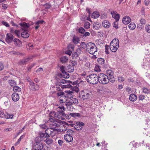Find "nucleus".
Returning a JSON list of instances; mask_svg holds the SVG:
<instances>
[{
  "mask_svg": "<svg viewBox=\"0 0 150 150\" xmlns=\"http://www.w3.org/2000/svg\"><path fill=\"white\" fill-rule=\"evenodd\" d=\"M86 81L92 84H97L98 83V75L94 74H91L86 77Z\"/></svg>",
  "mask_w": 150,
  "mask_h": 150,
  "instance_id": "f257e3e1",
  "label": "nucleus"
},
{
  "mask_svg": "<svg viewBox=\"0 0 150 150\" xmlns=\"http://www.w3.org/2000/svg\"><path fill=\"white\" fill-rule=\"evenodd\" d=\"M100 66L97 65H96L94 68V70L95 71H100Z\"/></svg>",
  "mask_w": 150,
  "mask_h": 150,
  "instance_id": "864d4df0",
  "label": "nucleus"
},
{
  "mask_svg": "<svg viewBox=\"0 0 150 150\" xmlns=\"http://www.w3.org/2000/svg\"><path fill=\"white\" fill-rule=\"evenodd\" d=\"M68 58L66 56H63L60 58V60L61 62L63 63L66 62L68 60Z\"/></svg>",
  "mask_w": 150,
  "mask_h": 150,
  "instance_id": "473e14b6",
  "label": "nucleus"
},
{
  "mask_svg": "<svg viewBox=\"0 0 150 150\" xmlns=\"http://www.w3.org/2000/svg\"><path fill=\"white\" fill-rule=\"evenodd\" d=\"M35 65V63L32 64L31 65L28 67L27 68L28 71H30V69L33 68Z\"/></svg>",
  "mask_w": 150,
  "mask_h": 150,
  "instance_id": "052dcab7",
  "label": "nucleus"
},
{
  "mask_svg": "<svg viewBox=\"0 0 150 150\" xmlns=\"http://www.w3.org/2000/svg\"><path fill=\"white\" fill-rule=\"evenodd\" d=\"M118 81L120 82H121L124 81V78L123 77H119L118 78Z\"/></svg>",
  "mask_w": 150,
  "mask_h": 150,
  "instance_id": "e2e57ef3",
  "label": "nucleus"
},
{
  "mask_svg": "<svg viewBox=\"0 0 150 150\" xmlns=\"http://www.w3.org/2000/svg\"><path fill=\"white\" fill-rule=\"evenodd\" d=\"M98 82L102 84H106L109 82L108 76L103 73L98 74Z\"/></svg>",
  "mask_w": 150,
  "mask_h": 150,
  "instance_id": "f03ea898",
  "label": "nucleus"
},
{
  "mask_svg": "<svg viewBox=\"0 0 150 150\" xmlns=\"http://www.w3.org/2000/svg\"><path fill=\"white\" fill-rule=\"evenodd\" d=\"M45 142L47 144L49 145L52 143V140L50 138H46Z\"/></svg>",
  "mask_w": 150,
  "mask_h": 150,
  "instance_id": "58836bf2",
  "label": "nucleus"
},
{
  "mask_svg": "<svg viewBox=\"0 0 150 150\" xmlns=\"http://www.w3.org/2000/svg\"><path fill=\"white\" fill-rule=\"evenodd\" d=\"M51 114L52 115V117L53 116L59 119H61L62 120L63 119L62 117V115L60 114L59 112H51Z\"/></svg>",
  "mask_w": 150,
  "mask_h": 150,
  "instance_id": "2eb2a0df",
  "label": "nucleus"
},
{
  "mask_svg": "<svg viewBox=\"0 0 150 150\" xmlns=\"http://www.w3.org/2000/svg\"><path fill=\"white\" fill-rule=\"evenodd\" d=\"M8 83L12 86H15L17 84L16 82L13 80H9Z\"/></svg>",
  "mask_w": 150,
  "mask_h": 150,
  "instance_id": "f704fd0d",
  "label": "nucleus"
},
{
  "mask_svg": "<svg viewBox=\"0 0 150 150\" xmlns=\"http://www.w3.org/2000/svg\"><path fill=\"white\" fill-rule=\"evenodd\" d=\"M74 92L72 91H69V94L68 98H72L73 96Z\"/></svg>",
  "mask_w": 150,
  "mask_h": 150,
  "instance_id": "37998d69",
  "label": "nucleus"
},
{
  "mask_svg": "<svg viewBox=\"0 0 150 150\" xmlns=\"http://www.w3.org/2000/svg\"><path fill=\"white\" fill-rule=\"evenodd\" d=\"M119 40L118 39H114L110 42V45L115 46L119 47Z\"/></svg>",
  "mask_w": 150,
  "mask_h": 150,
  "instance_id": "f3484780",
  "label": "nucleus"
},
{
  "mask_svg": "<svg viewBox=\"0 0 150 150\" xmlns=\"http://www.w3.org/2000/svg\"><path fill=\"white\" fill-rule=\"evenodd\" d=\"M43 146L41 142H36L33 144V148L36 150H43Z\"/></svg>",
  "mask_w": 150,
  "mask_h": 150,
  "instance_id": "423d86ee",
  "label": "nucleus"
},
{
  "mask_svg": "<svg viewBox=\"0 0 150 150\" xmlns=\"http://www.w3.org/2000/svg\"><path fill=\"white\" fill-rule=\"evenodd\" d=\"M74 128L77 130L79 131L82 129L84 125V123L81 122H76Z\"/></svg>",
  "mask_w": 150,
  "mask_h": 150,
  "instance_id": "1a4fd4ad",
  "label": "nucleus"
},
{
  "mask_svg": "<svg viewBox=\"0 0 150 150\" xmlns=\"http://www.w3.org/2000/svg\"><path fill=\"white\" fill-rule=\"evenodd\" d=\"M13 116V114H9L7 112L4 113L2 111H0V117L6 119L12 118Z\"/></svg>",
  "mask_w": 150,
  "mask_h": 150,
  "instance_id": "6e6552de",
  "label": "nucleus"
},
{
  "mask_svg": "<svg viewBox=\"0 0 150 150\" xmlns=\"http://www.w3.org/2000/svg\"><path fill=\"white\" fill-rule=\"evenodd\" d=\"M90 23L88 22H86L84 24V28L86 29H88L90 28Z\"/></svg>",
  "mask_w": 150,
  "mask_h": 150,
  "instance_id": "c03bdc74",
  "label": "nucleus"
},
{
  "mask_svg": "<svg viewBox=\"0 0 150 150\" xmlns=\"http://www.w3.org/2000/svg\"><path fill=\"white\" fill-rule=\"evenodd\" d=\"M97 61L100 66L103 67L105 62V60L104 59L102 58H98L97 59Z\"/></svg>",
  "mask_w": 150,
  "mask_h": 150,
  "instance_id": "4be33fe9",
  "label": "nucleus"
},
{
  "mask_svg": "<svg viewBox=\"0 0 150 150\" xmlns=\"http://www.w3.org/2000/svg\"><path fill=\"white\" fill-rule=\"evenodd\" d=\"M69 91H65L64 92V98H68V94H69Z\"/></svg>",
  "mask_w": 150,
  "mask_h": 150,
  "instance_id": "09e8293b",
  "label": "nucleus"
},
{
  "mask_svg": "<svg viewBox=\"0 0 150 150\" xmlns=\"http://www.w3.org/2000/svg\"><path fill=\"white\" fill-rule=\"evenodd\" d=\"M64 138L66 141L68 142H71L73 140V137L69 134H66L64 135Z\"/></svg>",
  "mask_w": 150,
  "mask_h": 150,
  "instance_id": "a211bd4d",
  "label": "nucleus"
},
{
  "mask_svg": "<svg viewBox=\"0 0 150 150\" xmlns=\"http://www.w3.org/2000/svg\"><path fill=\"white\" fill-rule=\"evenodd\" d=\"M13 91L14 92V93H16L18 92H20L21 90V88L17 86H15L13 88Z\"/></svg>",
  "mask_w": 150,
  "mask_h": 150,
  "instance_id": "cd10ccee",
  "label": "nucleus"
},
{
  "mask_svg": "<svg viewBox=\"0 0 150 150\" xmlns=\"http://www.w3.org/2000/svg\"><path fill=\"white\" fill-rule=\"evenodd\" d=\"M118 21H115V22H114L113 23V27L116 29H118L119 28L118 26Z\"/></svg>",
  "mask_w": 150,
  "mask_h": 150,
  "instance_id": "8fccbe9b",
  "label": "nucleus"
},
{
  "mask_svg": "<svg viewBox=\"0 0 150 150\" xmlns=\"http://www.w3.org/2000/svg\"><path fill=\"white\" fill-rule=\"evenodd\" d=\"M141 24L143 25L145 24L146 23V21L144 18H142L140 21Z\"/></svg>",
  "mask_w": 150,
  "mask_h": 150,
  "instance_id": "603ef678",
  "label": "nucleus"
},
{
  "mask_svg": "<svg viewBox=\"0 0 150 150\" xmlns=\"http://www.w3.org/2000/svg\"><path fill=\"white\" fill-rule=\"evenodd\" d=\"M102 24L103 27L105 28H108L110 26V24L107 20H105L103 22Z\"/></svg>",
  "mask_w": 150,
  "mask_h": 150,
  "instance_id": "6ab92c4d",
  "label": "nucleus"
},
{
  "mask_svg": "<svg viewBox=\"0 0 150 150\" xmlns=\"http://www.w3.org/2000/svg\"><path fill=\"white\" fill-rule=\"evenodd\" d=\"M73 42L75 44H77L79 42V39L77 37H74L73 38Z\"/></svg>",
  "mask_w": 150,
  "mask_h": 150,
  "instance_id": "4c0bfd02",
  "label": "nucleus"
},
{
  "mask_svg": "<svg viewBox=\"0 0 150 150\" xmlns=\"http://www.w3.org/2000/svg\"><path fill=\"white\" fill-rule=\"evenodd\" d=\"M28 25V24L25 22L20 24V25L21 26V28L23 30V31L21 33L22 37L23 38H27L29 36L28 32L26 31L29 27Z\"/></svg>",
  "mask_w": 150,
  "mask_h": 150,
  "instance_id": "7ed1b4c3",
  "label": "nucleus"
},
{
  "mask_svg": "<svg viewBox=\"0 0 150 150\" xmlns=\"http://www.w3.org/2000/svg\"><path fill=\"white\" fill-rule=\"evenodd\" d=\"M40 127L42 129H45L47 128V127L45 124L40 125Z\"/></svg>",
  "mask_w": 150,
  "mask_h": 150,
  "instance_id": "bf43d9fd",
  "label": "nucleus"
},
{
  "mask_svg": "<svg viewBox=\"0 0 150 150\" xmlns=\"http://www.w3.org/2000/svg\"><path fill=\"white\" fill-rule=\"evenodd\" d=\"M108 79L109 81H110L112 83H113L115 80L114 76H112V77L108 78Z\"/></svg>",
  "mask_w": 150,
  "mask_h": 150,
  "instance_id": "5fc2aeb1",
  "label": "nucleus"
},
{
  "mask_svg": "<svg viewBox=\"0 0 150 150\" xmlns=\"http://www.w3.org/2000/svg\"><path fill=\"white\" fill-rule=\"evenodd\" d=\"M12 100L15 102L18 101L19 99V96L18 93H13L11 96Z\"/></svg>",
  "mask_w": 150,
  "mask_h": 150,
  "instance_id": "4468645a",
  "label": "nucleus"
},
{
  "mask_svg": "<svg viewBox=\"0 0 150 150\" xmlns=\"http://www.w3.org/2000/svg\"><path fill=\"white\" fill-rule=\"evenodd\" d=\"M69 114L71 116L74 117H80L81 116V115L79 113H69Z\"/></svg>",
  "mask_w": 150,
  "mask_h": 150,
  "instance_id": "7c9ffc66",
  "label": "nucleus"
},
{
  "mask_svg": "<svg viewBox=\"0 0 150 150\" xmlns=\"http://www.w3.org/2000/svg\"><path fill=\"white\" fill-rule=\"evenodd\" d=\"M82 96L83 100L88 99L91 96V93L89 91H87V90H84Z\"/></svg>",
  "mask_w": 150,
  "mask_h": 150,
  "instance_id": "9d476101",
  "label": "nucleus"
},
{
  "mask_svg": "<svg viewBox=\"0 0 150 150\" xmlns=\"http://www.w3.org/2000/svg\"><path fill=\"white\" fill-rule=\"evenodd\" d=\"M59 126H60V125L55 122H52L50 124V127L52 129H54L55 131H58L59 129L56 128H58L59 127Z\"/></svg>",
  "mask_w": 150,
  "mask_h": 150,
  "instance_id": "9b49d317",
  "label": "nucleus"
},
{
  "mask_svg": "<svg viewBox=\"0 0 150 150\" xmlns=\"http://www.w3.org/2000/svg\"><path fill=\"white\" fill-rule=\"evenodd\" d=\"M88 43L87 44H86L85 42H81L80 44V47H81V48L84 49L85 48H86V51L87 50V47H88Z\"/></svg>",
  "mask_w": 150,
  "mask_h": 150,
  "instance_id": "c85d7f7f",
  "label": "nucleus"
},
{
  "mask_svg": "<svg viewBox=\"0 0 150 150\" xmlns=\"http://www.w3.org/2000/svg\"><path fill=\"white\" fill-rule=\"evenodd\" d=\"M44 22V21L43 20L38 21L36 23L35 25L38 26V27H39L40 24H42Z\"/></svg>",
  "mask_w": 150,
  "mask_h": 150,
  "instance_id": "49530a36",
  "label": "nucleus"
},
{
  "mask_svg": "<svg viewBox=\"0 0 150 150\" xmlns=\"http://www.w3.org/2000/svg\"><path fill=\"white\" fill-rule=\"evenodd\" d=\"M128 27L129 29L133 30L135 28L136 25L135 24L133 23H131L128 25Z\"/></svg>",
  "mask_w": 150,
  "mask_h": 150,
  "instance_id": "72a5a7b5",
  "label": "nucleus"
},
{
  "mask_svg": "<svg viewBox=\"0 0 150 150\" xmlns=\"http://www.w3.org/2000/svg\"><path fill=\"white\" fill-rule=\"evenodd\" d=\"M55 131H54V130L52 129L51 128H47L45 130V133L47 134V135H48L49 137H50V135L52 134Z\"/></svg>",
  "mask_w": 150,
  "mask_h": 150,
  "instance_id": "aec40b11",
  "label": "nucleus"
},
{
  "mask_svg": "<svg viewBox=\"0 0 150 150\" xmlns=\"http://www.w3.org/2000/svg\"><path fill=\"white\" fill-rule=\"evenodd\" d=\"M1 23L2 25L5 26L6 27H9V25L5 21H2L1 22Z\"/></svg>",
  "mask_w": 150,
  "mask_h": 150,
  "instance_id": "680f3d73",
  "label": "nucleus"
},
{
  "mask_svg": "<svg viewBox=\"0 0 150 150\" xmlns=\"http://www.w3.org/2000/svg\"><path fill=\"white\" fill-rule=\"evenodd\" d=\"M145 29L149 33H150V25H146L145 27Z\"/></svg>",
  "mask_w": 150,
  "mask_h": 150,
  "instance_id": "de8ad7c7",
  "label": "nucleus"
},
{
  "mask_svg": "<svg viewBox=\"0 0 150 150\" xmlns=\"http://www.w3.org/2000/svg\"><path fill=\"white\" fill-rule=\"evenodd\" d=\"M79 56V55L77 53V52H74L72 54V58L74 59H76Z\"/></svg>",
  "mask_w": 150,
  "mask_h": 150,
  "instance_id": "e433bc0d",
  "label": "nucleus"
},
{
  "mask_svg": "<svg viewBox=\"0 0 150 150\" xmlns=\"http://www.w3.org/2000/svg\"><path fill=\"white\" fill-rule=\"evenodd\" d=\"M87 51L91 54H93L97 52V48L95 44L89 42L88 43Z\"/></svg>",
  "mask_w": 150,
  "mask_h": 150,
  "instance_id": "20e7f679",
  "label": "nucleus"
},
{
  "mask_svg": "<svg viewBox=\"0 0 150 150\" xmlns=\"http://www.w3.org/2000/svg\"><path fill=\"white\" fill-rule=\"evenodd\" d=\"M69 101L71 102L72 105L73 104L75 105H77L78 103V101L76 98H74L70 100Z\"/></svg>",
  "mask_w": 150,
  "mask_h": 150,
  "instance_id": "c756f323",
  "label": "nucleus"
},
{
  "mask_svg": "<svg viewBox=\"0 0 150 150\" xmlns=\"http://www.w3.org/2000/svg\"><path fill=\"white\" fill-rule=\"evenodd\" d=\"M65 67L63 66H62L60 67V70L62 72V74H59L58 75L59 76L62 77L64 78H68L69 77V74L66 72L64 70Z\"/></svg>",
  "mask_w": 150,
  "mask_h": 150,
  "instance_id": "39448f33",
  "label": "nucleus"
},
{
  "mask_svg": "<svg viewBox=\"0 0 150 150\" xmlns=\"http://www.w3.org/2000/svg\"><path fill=\"white\" fill-rule=\"evenodd\" d=\"M107 75L108 76V78L112 77L113 76L114 72L111 70H109L106 71Z\"/></svg>",
  "mask_w": 150,
  "mask_h": 150,
  "instance_id": "a878e982",
  "label": "nucleus"
},
{
  "mask_svg": "<svg viewBox=\"0 0 150 150\" xmlns=\"http://www.w3.org/2000/svg\"><path fill=\"white\" fill-rule=\"evenodd\" d=\"M29 82V88L33 91L38 90L39 88V86L34 83L32 81H28Z\"/></svg>",
  "mask_w": 150,
  "mask_h": 150,
  "instance_id": "0eeeda50",
  "label": "nucleus"
},
{
  "mask_svg": "<svg viewBox=\"0 0 150 150\" xmlns=\"http://www.w3.org/2000/svg\"><path fill=\"white\" fill-rule=\"evenodd\" d=\"M85 31V30L84 29H83V28L81 27L79 28V33H83Z\"/></svg>",
  "mask_w": 150,
  "mask_h": 150,
  "instance_id": "0e129e2a",
  "label": "nucleus"
},
{
  "mask_svg": "<svg viewBox=\"0 0 150 150\" xmlns=\"http://www.w3.org/2000/svg\"><path fill=\"white\" fill-rule=\"evenodd\" d=\"M68 47L69 49H72L73 50L74 48V46L73 45L71 44H70L68 46Z\"/></svg>",
  "mask_w": 150,
  "mask_h": 150,
  "instance_id": "774afa93",
  "label": "nucleus"
},
{
  "mask_svg": "<svg viewBox=\"0 0 150 150\" xmlns=\"http://www.w3.org/2000/svg\"><path fill=\"white\" fill-rule=\"evenodd\" d=\"M111 14L112 15V17L114 18L115 16H117V14H118L117 13V12L115 11H112L111 12Z\"/></svg>",
  "mask_w": 150,
  "mask_h": 150,
  "instance_id": "3c124183",
  "label": "nucleus"
},
{
  "mask_svg": "<svg viewBox=\"0 0 150 150\" xmlns=\"http://www.w3.org/2000/svg\"><path fill=\"white\" fill-rule=\"evenodd\" d=\"M143 93L146 94L148 93L149 92V91L147 88H144L143 89Z\"/></svg>",
  "mask_w": 150,
  "mask_h": 150,
  "instance_id": "4d7b16f0",
  "label": "nucleus"
},
{
  "mask_svg": "<svg viewBox=\"0 0 150 150\" xmlns=\"http://www.w3.org/2000/svg\"><path fill=\"white\" fill-rule=\"evenodd\" d=\"M65 110V108L64 106L59 107L56 109V111L58 112H59L61 115H62L63 116L66 117V115H67L65 114L64 111Z\"/></svg>",
  "mask_w": 150,
  "mask_h": 150,
  "instance_id": "ddd939ff",
  "label": "nucleus"
},
{
  "mask_svg": "<svg viewBox=\"0 0 150 150\" xmlns=\"http://www.w3.org/2000/svg\"><path fill=\"white\" fill-rule=\"evenodd\" d=\"M99 16V13L98 12L95 11L93 13L91 17L93 18H98Z\"/></svg>",
  "mask_w": 150,
  "mask_h": 150,
  "instance_id": "393cba45",
  "label": "nucleus"
},
{
  "mask_svg": "<svg viewBox=\"0 0 150 150\" xmlns=\"http://www.w3.org/2000/svg\"><path fill=\"white\" fill-rule=\"evenodd\" d=\"M120 17V15L119 14H117V16L114 18L116 20V21H118Z\"/></svg>",
  "mask_w": 150,
  "mask_h": 150,
  "instance_id": "338daca9",
  "label": "nucleus"
},
{
  "mask_svg": "<svg viewBox=\"0 0 150 150\" xmlns=\"http://www.w3.org/2000/svg\"><path fill=\"white\" fill-rule=\"evenodd\" d=\"M79 48L77 49L76 52H77V53L79 55L81 54V48L80 47V46H79Z\"/></svg>",
  "mask_w": 150,
  "mask_h": 150,
  "instance_id": "69168bd1",
  "label": "nucleus"
},
{
  "mask_svg": "<svg viewBox=\"0 0 150 150\" xmlns=\"http://www.w3.org/2000/svg\"><path fill=\"white\" fill-rule=\"evenodd\" d=\"M47 134L46 133H41L40 134V136L41 137H49V136L48 135H47Z\"/></svg>",
  "mask_w": 150,
  "mask_h": 150,
  "instance_id": "6e6d98bb",
  "label": "nucleus"
},
{
  "mask_svg": "<svg viewBox=\"0 0 150 150\" xmlns=\"http://www.w3.org/2000/svg\"><path fill=\"white\" fill-rule=\"evenodd\" d=\"M59 127H60L59 130L60 132H64L67 129V127L64 125H62L60 126H59Z\"/></svg>",
  "mask_w": 150,
  "mask_h": 150,
  "instance_id": "c9c22d12",
  "label": "nucleus"
},
{
  "mask_svg": "<svg viewBox=\"0 0 150 150\" xmlns=\"http://www.w3.org/2000/svg\"><path fill=\"white\" fill-rule=\"evenodd\" d=\"M69 70V72H72L74 70V67L73 66L69 65L67 67Z\"/></svg>",
  "mask_w": 150,
  "mask_h": 150,
  "instance_id": "79ce46f5",
  "label": "nucleus"
},
{
  "mask_svg": "<svg viewBox=\"0 0 150 150\" xmlns=\"http://www.w3.org/2000/svg\"><path fill=\"white\" fill-rule=\"evenodd\" d=\"M137 96L134 94H132L129 96V99L132 101H135L137 100Z\"/></svg>",
  "mask_w": 150,
  "mask_h": 150,
  "instance_id": "412c9836",
  "label": "nucleus"
},
{
  "mask_svg": "<svg viewBox=\"0 0 150 150\" xmlns=\"http://www.w3.org/2000/svg\"><path fill=\"white\" fill-rule=\"evenodd\" d=\"M13 41L14 44L17 46L20 47L21 44V41L18 39L15 38Z\"/></svg>",
  "mask_w": 150,
  "mask_h": 150,
  "instance_id": "5701e85b",
  "label": "nucleus"
},
{
  "mask_svg": "<svg viewBox=\"0 0 150 150\" xmlns=\"http://www.w3.org/2000/svg\"><path fill=\"white\" fill-rule=\"evenodd\" d=\"M64 105L66 107L67 109H68L70 111H71V108L72 105L71 104L70 101H69V102H67L65 103L64 104Z\"/></svg>",
  "mask_w": 150,
  "mask_h": 150,
  "instance_id": "b1692460",
  "label": "nucleus"
},
{
  "mask_svg": "<svg viewBox=\"0 0 150 150\" xmlns=\"http://www.w3.org/2000/svg\"><path fill=\"white\" fill-rule=\"evenodd\" d=\"M44 6L45 8L47 9L50 8L51 7V5L50 3H46Z\"/></svg>",
  "mask_w": 150,
  "mask_h": 150,
  "instance_id": "a18cd8bd",
  "label": "nucleus"
},
{
  "mask_svg": "<svg viewBox=\"0 0 150 150\" xmlns=\"http://www.w3.org/2000/svg\"><path fill=\"white\" fill-rule=\"evenodd\" d=\"M30 59V58H27L23 59L21 61V63L22 64H25L27 62L29 61V60Z\"/></svg>",
  "mask_w": 150,
  "mask_h": 150,
  "instance_id": "ea45409f",
  "label": "nucleus"
},
{
  "mask_svg": "<svg viewBox=\"0 0 150 150\" xmlns=\"http://www.w3.org/2000/svg\"><path fill=\"white\" fill-rule=\"evenodd\" d=\"M100 28V24L94 22L93 24V28L95 30H98Z\"/></svg>",
  "mask_w": 150,
  "mask_h": 150,
  "instance_id": "bb28decb",
  "label": "nucleus"
},
{
  "mask_svg": "<svg viewBox=\"0 0 150 150\" xmlns=\"http://www.w3.org/2000/svg\"><path fill=\"white\" fill-rule=\"evenodd\" d=\"M59 102L60 103H65L66 101V99L64 98V97H60L59 98Z\"/></svg>",
  "mask_w": 150,
  "mask_h": 150,
  "instance_id": "a19ab883",
  "label": "nucleus"
},
{
  "mask_svg": "<svg viewBox=\"0 0 150 150\" xmlns=\"http://www.w3.org/2000/svg\"><path fill=\"white\" fill-rule=\"evenodd\" d=\"M64 92H62V91L61 92L60 91V92H58L57 93V95L58 96H60V97H64Z\"/></svg>",
  "mask_w": 150,
  "mask_h": 150,
  "instance_id": "13d9d810",
  "label": "nucleus"
},
{
  "mask_svg": "<svg viewBox=\"0 0 150 150\" xmlns=\"http://www.w3.org/2000/svg\"><path fill=\"white\" fill-rule=\"evenodd\" d=\"M13 36L11 33H7L5 38L6 42L8 44L10 43L13 41Z\"/></svg>",
  "mask_w": 150,
  "mask_h": 150,
  "instance_id": "f8f14e48",
  "label": "nucleus"
},
{
  "mask_svg": "<svg viewBox=\"0 0 150 150\" xmlns=\"http://www.w3.org/2000/svg\"><path fill=\"white\" fill-rule=\"evenodd\" d=\"M131 20L130 18L128 16H125L122 19V22L125 24H127L131 21Z\"/></svg>",
  "mask_w": 150,
  "mask_h": 150,
  "instance_id": "dca6fc26",
  "label": "nucleus"
},
{
  "mask_svg": "<svg viewBox=\"0 0 150 150\" xmlns=\"http://www.w3.org/2000/svg\"><path fill=\"white\" fill-rule=\"evenodd\" d=\"M118 48L117 47V46H112V45H110V50L113 52H116Z\"/></svg>",
  "mask_w": 150,
  "mask_h": 150,
  "instance_id": "2f4dec72",
  "label": "nucleus"
}]
</instances>
